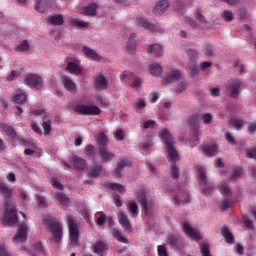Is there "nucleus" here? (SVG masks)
<instances>
[{"mask_svg": "<svg viewBox=\"0 0 256 256\" xmlns=\"http://www.w3.org/2000/svg\"><path fill=\"white\" fill-rule=\"evenodd\" d=\"M0 195H2L5 202L4 223L15 225L19 221V218H17V207L15 203L10 201L11 197H13V188L7 186L3 180H0Z\"/></svg>", "mask_w": 256, "mask_h": 256, "instance_id": "obj_1", "label": "nucleus"}, {"mask_svg": "<svg viewBox=\"0 0 256 256\" xmlns=\"http://www.w3.org/2000/svg\"><path fill=\"white\" fill-rule=\"evenodd\" d=\"M161 140L166 145V151H168L167 159L170 165V175L174 180L179 179V168L175 163L179 161V153H177V149H175V139H173V135L169 133V130L164 129L160 134Z\"/></svg>", "mask_w": 256, "mask_h": 256, "instance_id": "obj_2", "label": "nucleus"}, {"mask_svg": "<svg viewBox=\"0 0 256 256\" xmlns=\"http://www.w3.org/2000/svg\"><path fill=\"white\" fill-rule=\"evenodd\" d=\"M44 225H47L54 243H59L63 237V226L57 218L53 216H46L43 220Z\"/></svg>", "mask_w": 256, "mask_h": 256, "instance_id": "obj_3", "label": "nucleus"}, {"mask_svg": "<svg viewBox=\"0 0 256 256\" xmlns=\"http://www.w3.org/2000/svg\"><path fill=\"white\" fill-rule=\"evenodd\" d=\"M66 221L72 245H79V224H77V220L73 216H68Z\"/></svg>", "mask_w": 256, "mask_h": 256, "instance_id": "obj_4", "label": "nucleus"}, {"mask_svg": "<svg viewBox=\"0 0 256 256\" xmlns=\"http://www.w3.org/2000/svg\"><path fill=\"white\" fill-rule=\"evenodd\" d=\"M242 87L243 80L239 78H231L226 84L229 97H231V99H237L239 97V93H241Z\"/></svg>", "mask_w": 256, "mask_h": 256, "instance_id": "obj_5", "label": "nucleus"}, {"mask_svg": "<svg viewBox=\"0 0 256 256\" xmlns=\"http://www.w3.org/2000/svg\"><path fill=\"white\" fill-rule=\"evenodd\" d=\"M73 111L78 115H99L101 113V108L95 105L78 103L73 106Z\"/></svg>", "mask_w": 256, "mask_h": 256, "instance_id": "obj_6", "label": "nucleus"}, {"mask_svg": "<svg viewBox=\"0 0 256 256\" xmlns=\"http://www.w3.org/2000/svg\"><path fill=\"white\" fill-rule=\"evenodd\" d=\"M24 83L31 89H41L43 87V78L37 74H28L24 78Z\"/></svg>", "mask_w": 256, "mask_h": 256, "instance_id": "obj_7", "label": "nucleus"}, {"mask_svg": "<svg viewBox=\"0 0 256 256\" xmlns=\"http://www.w3.org/2000/svg\"><path fill=\"white\" fill-rule=\"evenodd\" d=\"M182 231L187 235V237H190V239H194V241H199L201 239V233H199L198 230L193 228L189 222L185 221L182 225Z\"/></svg>", "mask_w": 256, "mask_h": 256, "instance_id": "obj_8", "label": "nucleus"}, {"mask_svg": "<svg viewBox=\"0 0 256 256\" xmlns=\"http://www.w3.org/2000/svg\"><path fill=\"white\" fill-rule=\"evenodd\" d=\"M27 231H28V226L25 223H22L19 228L17 233L13 237V243H25L27 241Z\"/></svg>", "mask_w": 256, "mask_h": 256, "instance_id": "obj_9", "label": "nucleus"}, {"mask_svg": "<svg viewBox=\"0 0 256 256\" xmlns=\"http://www.w3.org/2000/svg\"><path fill=\"white\" fill-rule=\"evenodd\" d=\"M136 24L138 25V27L148 29V31H157V29H159V25H155L149 22V20H147L145 17L141 16L136 18Z\"/></svg>", "mask_w": 256, "mask_h": 256, "instance_id": "obj_10", "label": "nucleus"}, {"mask_svg": "<svg viewBox=\"0 0 256 256\" xmlns=\"http://www.w3.org/2000/svg\"><path fill=\"white\" fill-rule=\"evenodd\" d=\"M118 221L121 227L125 229V231H128V233H133V226L131 225V221H129V218L126 214H124L123 211L118 212Z\"/></svg>", "mask_w": 256, "mask_h": 256, "instance_id": "obj_11", "label": "nucleus"}, {"mask_svg": "<svg viewBox=\"0 0 256 256\" xmlns=\"http://www.w3.org/2000/svg\"><path fill=\"white\" fill-rule=\"evenodd\" d=\"M94 87L97 91H103L109 87V80L103 74H98L95 78Z\"/></svg>", "mask_w": 256, "mask_h": 256, "instance_id": "obj_12", "label": "nucleus"}, {"mask_svg": "<svg viewBox=\"0 0 256 256\" xmlns=\"http://www.w3.org/2000/svg\"><path fill=\"white\" fill-rule=\"evenodd\" d=\"M66 71L71 73V75H83V68H81V66H79L75 61L68 62Z\"/></svg>", "mask_w": 256, "mask_h": 256, "instance_id": "obj_13", "label": "nucleus"}, {"mask_svg": "<svg viewBox=\"0 0 256 256\" xmlns=\"http://www.w3.org/2000/svg\"><path fill=\"white\" fill-rule=\"evenodd\" d=\"M71 165L76 171H83L85 170V167H87V161L81 157L73 156Z\"/></svg>", "mask_w": 256, "mask_h": 256, "instance_id": "obj_14", "label": "nucleus"}, {"mask_svg": "<svg viewBox=\"0 0 256 256\" xmlns=\"http://www.w3.org/2000/svg\"><path fill=\"white\" fill-rule=\"evenodd\" d=\"M107 249H109V247L104 240H96L95 244L92 246L93 253H96L97 255L107 251Z\"/></svg>", "mask_w": 256, "mask_h": 256, "instance_id": "obj_15", "label": "nucleus"}, {"mask_svg": "<svg viewBox=\"0 0 256 256\" xmlns=\"http://www.w3.org/2000/svg\"><path fill=\"white\" fill-rule=\"evenodd\" d=\"M103 173V165L94 163L87 171L88 177H99Z\"/></svg>", "mask_w": 256, "mask_h": 256, "instance_id": "obj_16", "label": "nucleus"}, {"mask_svg": "<svg viewBox=\"0 0 256 256\" xmlns=\"http://www.w3.org/2000/svg\"><path fill=\"white\" fill-rule=\"evenodd\" d=\"M202 151L204 155H207V157H214V155H217L219 147L217 146V144L204 145L202 147Z\"/></svg>", "mask_w": 256, "mask_h": 256, "instance_id": "obj_17", "label": "nucleus"}, {"mask_svg": "<svg viewBox=\"0 0 256 256\" xmlns=\"http://www.w3.org/2000/svg\"><path fill=\"white\" fill-rule=\"evenodd\" d=\"M131 165V161L127 158H122L118 163L115 168V175L116 177H121V173L125 167H129Z\"/></svg>", "mask_w": 256, "mask_h": 256, "instance_id": "obj_18", "label": "nucleus"}, {"mask_svg": "<svg viewBox=\"0 0 256 256\" xmlns=\"http://www.w3.org/2000/svg\"><path fill=\"white\" fill-rule=\"evenodd\" d=\"M169 9V1L167 0H161L153 9V13L155 15H161L165 13Z\"/></svg>", "mask_w": 256, "mask_h": 256, "instance_id": "obj_19", "label": "nucleus"}, {"mask_svg": "<svg viewBox=\"0 0 256 256\" xmlns=\"http://www.w3.org/2000/svg\"><path fill=\"white\" fill-rule=\"evenodd\" d=\"M99 155L104 163H109L115 157V153L109 152L107 148H102L99 150Z\"/></svg>", "mask_w": 256, "mask_h": 256, "instance_id": "obj_20", "label": "nucleus"}, {"mask_svg": "<svg viewBox=\"0 0 256 256\" xmlns=\"http://www.w3.org/2000/svg\"><path fill=\"white\" fill-rule=\"evenodd\" d=\"M0 129H2V131H4V133H6V135L10 139H15L17 137V132L15 131V129L12 126H9L6 123H1L0 124Z\"/></svg>", "mask_w": 256, "mask_h": 256, "instance_id": "obj_21", "label": "nucleus"}, {"mask_svg": "<svg viewBox=\"0 0 256 256\" xmlns=\"http://www.w3.org/2000/svg\"><path fill=\"white\" fill-rule=\"evenodd\" d=\"M97 8H98L97 4L91 3L90 5L82 8L80 13L82 15L94 16V15H97Z\"/></svg>", "mask_w": 256, "mask_h": 256, "instance_id": "obj_22", "label": "nucleus"}, {"mask_svg": "<svg viewBox=\"0 0 256 256\" xmlns=\"http://www.w3.org/2000/svg\"><path fill=\"white\" fill-rule=\"evenodd\" d=\"M136 197L142 209H144V211H149V205L147 204V195L145 194V191L138 192Z\"/></svg>", "mask_w": 256, "mask_h": 256, "instance_id": "obj_23", "label": "nucleus"}, {"mask_svg": "<svg viewBox=\"0 0 256 256\" xmlns=\"http://www.w3.org/2000/svg\"><path fill=\"white\" fill-rule=\"evenodd\" d=\"M63 85L67 91H70V93H75V91H77V85L67 76H64L63 78Z\"/></svg>", "mask_w": 256, "mask_h": 256, "instance_id": "obj_24", "label": "nucleus"}, {"mask_svg": "<svg viewBox=\"0 0 256 256\" xmlns=\"http://www.w3.org/2000/svg\"><path fill=\"white\" fill-rule=\"evenodd\" d=\"M98 145H99V150L100 149H107V145H109V137L105 135V133H100L96 139Z\"/></svg>", "mask_w": 256, "mask_h": 256, "instance_id": "obj_25", "label": "nucleus"}, {"mask_svg": "<svg viewBox=\"0 0 256 256\" xmlns=\"http://www.w3.org/2000/svg\"><path fill=\"white\" fill-rule=\"evenodd\" d=\"M221 235L226 240V243H235V237L233 236V233H231V230L227 228V226L222 227Z\"/></svg>", "mask_w": 256, "mask_h": 256, "instance_id": "obj_26", "label": "nucleus"}, {"mask_svg": "<svg viewBox=\"0 0 256 256\" xmlns=\"http://www.w3.org/2000/svg\"><path fill=\"white\" fill-rule=\"evenodd\" d=\"M83 53L88 57V59H92V61H99L101 59V56H99L95 50L87 46L83 48Z\"/></svg>", "mask_w": 256, "mask_h": 256, "instance_id": "obj_27", "label": "nucleus"}, {"mask_svg": "<svg viewBox=\"0 0 256 256\" xmlns=\"http://www.w3.org/2000/svg\"><path fill=\"white\" fill-rule=\"evenodd\" d=\"M181 79V71L172 70L171 74L164 77L165 83H173V81H179Z\"/></svg>", "mask_w": 256, "mask_h": 256, "instance_id": "obj_28", "label": "nucleus"}, {"mask_svg": "<svg viewBox=\"0 0 256 256\" xmlns=\"http://www.w3.org/2000/svg\"><path fill=\"white\" fill-rule=\"evenodd\" d=\"M48 23L49 25H55V26L63 25V23H65V20L63 18V15L55 14V15L49 16Z\"/></svg>", "mask_w": 256, "mask_h": 256, "instance_id": "obj_29", "label": "nucleus"}, {"mask_svg": "<svg viewBox=\"0 0 256 256\" xmlns=\"http://www.w3.org/2000/svg\"><path fill=\"white\" fill-rule=\"evenodd\" d=\"M135 37H137V35L133 33L129 36V42L126 46V51H128V53H135L137 50V42L133 40Z\"/></svg>", "mask_w": 256, "mask_h": 256, "instance_id": "obj_30", "label": "nucleus"}, {"mask_svg": "<svg viewBox=\"0 0 256 256\" xmlns=\"http://www.w3.org/2000/svg\"><path fill=\"white\" fill-rule=\"evenodd\" d=\"M148 53H153L155 57H161V55H163V46L159 44H152L148 46Z\"/></svg>", "mask_w": 256, "mask_h": 256, "instance_id": "obj_31", "label": "nucleus"}, {"mask_svg": "<svg viewBox=\"0 0 256 256\" xmlns=\"http://www.w3.org/2000/svg\"><path fill=\"white\" fill-rule=\"evenodd\" d=\"M219 191L223 197H231V188H229V185L227 182H221L218 185Z\"/></svg>", "mask_w": 256, "mask_h": 256, "instance_id": "obj_32", "label": "nucleus"}, {"mask_svg": "<svg viewBox=\"0 0 256 256\" xmlns=\"http://www.w3.org/2000/svg\"><path fill=\"white\" fill-rule=\"evenodd\" d=\"M163 73V67L159 65V63H154L150 65V74L154 75V77H159Z\"/></svg>", "mask_w": 256, "mask_h": 256, "instance_id": "obj_33", "label": "nucleus"}, {"mask_svg": "<svg viewBox=\"0 0 256 256\" xmlns=\"http://www.w3.org/2000/svg\"><path fill=\"white\" fill-rule=\"evenodd\" d=\"M84 153L88 157V159L95 160V146H93L92 144L86 145Z\"/></svg>", "mask_w": 256, "mask_h": 256, "instance_id": "obj_34", "label": "nucleus"}, {"mask_svg": "<svg viewBox=\"0 0 256 256\" xmlns=\"http://www.w3.org/2000/svg\"><path fill=\"white\" fill-rule=\"evenodd\" d=\"M112 235L115 239H117L119 241V243H129V239H127L125 236H123V234L121 233V231L114 229L112 231Z\"/></svg>", "mask_w": 256, "mask_h": 256, "instance_id": "obj_35", "label": "nucleus"}, {"mask_svg": "<svg viewBox=\"0 0 256 256\" xmlns=\"http://www.w3.org/2000/svg\"><path fill=\"white\" fill-rule=\"evenodd\" d=\"M70 25H71V27H79V28L89 27V23L79 20L77 18H71Z\"/></svg>", "mask_w": 256, "mask_h": 256, "instance_id": "obj_36", "label": "nucleus"}, {"mask_svg": "<svg viewBox=\"0 0 256 256\" xmlns=\"http://www.w3.org/2000/svg\"><path fill=\"white\" fill-rule=\"evenodd\" d=\"M204 55L206 57H213L217 53V50L211 44H206L203 49Z\"/></svg>", "mask_w": 256, "mask_h": 256, "instance_id": "obj_37", "label": "nucleus"}, {"mask_svg": "<svg viewBox=\"0 0 256 256\" xmlns=\"http://www.w3.org/2000/svg\"><path fill=\"white\" fill-rule=\"evenodd\" d=\"M174 202L176 203V205H189V203H191V196H189V194H186L184 200H181L179 199V196L175 195Z\"/></svg>", "mask_w": 256, "mask_h": 256, "instance_id": "obj_38", "label": "nucleus"}, {"mask_svg": "<svg viewBox=\"0 0 256 256\" xmlns=\"http://www.w3.org/2000/svg\"><path fill=\"white\" fill-rule=\"evenodd\" d=\"M230 123L233 127H235V129H237V131H239V129L245 125V120L241 118H232Z\"/></svg>", "mask_w": 256, "mask_h": 256, "instance_id": "obj_39", "label": "nucleus"}, {"mask_svg": "<svg viewBox=\"0 0 256 256\" xmlns=\"http://www.w3.org/2000/svg\"><path fill=\"white\" fill-rule=\"evenodd\" d=\"M14 103H17L18 105H23L25 101H27V94L25 93H19L16 94L13 98Z\"/></svg>", "mask_w": 256, "mask_h": 256, "instance_id": "obj_40", "label": "nucleus"}, {"mask_svg": "<svg viewBox=\"0 0 256 256\" xmlns=\"http://www.w3.org/2000/svg\"><path fill=\"white\" fill-rule=\"evenodd\" d=\"M198 173L201 185H207V175L205 174V168L198 166Z\"/></svg>", "mask_w": 256, "mask_h": 256, "instance_id": "obj_41", "label": "nucleus"}, {"mask_svg": "<svg viewBox=\"0 0 256 256\" xmlns=\"http://www.w3.org/2000/svg\"><path fill=\"white\" fill-rule=\"evenodd\" d=\"M33 251L30 252L32 256H37L39 253H43V244L41 242H37L32 246Z\"/></svg>", "mask_w": 256, "mask_h": 256, "instance_id": "obj_42", "label": "nucleus"}, {"mask_svg": "<svg viewBox=\"0 0 256 256\" xmlns=\"http://www.w3.org/2000/svg\"><path fill=\"white\" fill-rule=\"evenodd\" d=\"M55 197L62 205H67V203H69V197H67L63 192H56Z\"/></svg>", "mask_w": 256, "mask_h": 256, "instance_id": "obj_43", "label": "nucleus"}, {"mask_svg": "<svg viewBox=\"0 0 256 256\" xmlns=\"http://www.w3.org/2000/svg\"><path fill=\"white\" fill-rule=\"evenodd\" d=\"M166 239L171 247H177V245H179V237L173 234H168Z\"/></svg>", "mask_w": 256, "mask_h": 256, "instance_id": "obj_44", "label": "nucleus"}, {"mask_svg": "<svg viewBox=\"0 0 256 256\" xmlns=\"http://www.w3.org/2000/svg\"><path fill=\"white\" fill-rule=\"evenodd\" d=\"M14 51H18L19 53H24V51H29V42L24 40L18 46L14 48Z\"/></svg>", "mask_w": 256, "mask_h": 256, "instance_id": "obj_45", "label": "nucleus"}, {"mask_svg": "<svg viewBox=\"0 0 256 256\" xmlns=\"http://www.w3.org/2000/svg\"><path fill=\"white\" fill-rule=\"evenodd\" d=\"M109 189L112 191H118L119 193H125V186L118 184V183H109Z\"/></svg>", "mask_w": 256, "mask_h": 256, "instance_id": "obj_46", "label": "nucleus"}, {"mask_svg": "<svg viewBox=\"0 0 256 256\" xmlns=\"http://www.w3.org/2000/svg\"><path fill=\"white\" fill-rule=\"evenodd\" d=\"M121 81H130L131 79H135V74L130 71H123L120 75Z\"/></svg>", "mask_w": 256, "mask_h": 256, "instance_id": "obj_47", "label": "nucleus"}, {"mask_svg": "<svg viewBox=\"0 0 256 256\" xmlns=\"http://www.w3.org/2000/svg\"><path fill=\"white\" fill-rule=\"evenodd\" d=\"M128 211H130V213H132V215H138L139 213V206H137V202H130L128 204Z\"/></svg>", "mask_w": 256, "mask_h": 256, "instance_id": "obj_48", "label": "nucleus"}, {"mask_svg": "<svg viewBox=\"0 0 256 256\" xmlns=\"http://www.w3.org/2000/svg\"><path fill=\"white\" fill-rule=\"evenodd\" d=\"M243 175V169L240 167H236L234 170H232V176L231 180L235 181V179H239Z\"/></svg>", "mask_w": 256, "mask_h": 256, "instance_id": "obj_49", "label": "nucleus"}, {"mask_svg": "<svg viewBox=\"0 0 256 256\" xmlns=\"http://www.w3.org/2000/svg\"><path fill=\"white\" fill-rule=\"evenodd\" d=\"M0 256H13L4 243H0Z\"/></svg>", "mask_w": 256, "mask_h": 256, "instance_id": "obj_50", "label": "nucleus"}, {"mask_svg": "<svg viewBox=\"0 0 256 256\" xmlns=\"http://www.w3.org/2000/svg\"><path fill=\"white\" fill-rule=\"evenodd\" d=\"M42 127L44 129V135H49L51 133V121H44Z\"/></svg>", "mask_w": 256, "mask_h": 256, "instance_id": "obj_51", "label": "nucleus"}, {"mask_svg": "<svg viewBox=\"0 0 256 256\" xmlns=\"http://www.w3.org/2000/svg\"><path fill=\"white\" fill-rule=\"evenodd\" d=\"M158 256H169L167 252V247L165 245H159L157 248Z\"/></svg>", "mask_w": 256, "mask_h": 256, "instance_id": "obj_52", "label": "nucleus"}, {"mask_svg": "<svg viewBox=\"0 0 256 256\" xmlns=\"http://www.w3.org/2000/svg\"><path fill=\"white\" fill-rule=\"evenodd\" d=\"M199 145V134L195 133L190 137V147H195Z\"/></svg>", "mask_w": 256, "mask_h": 256, "instance_id": "obj_53", "label": "nucleus"}, {"mask_svg": "<svg viewBox=\"0 0 256 256\" xmlns=\"http://www.w3.org/2000/svg\"><path fill=\"white\" fill-rule=\"evenodd\" d=\"M202 121L204 125H209L211 121H213V115H211V113H206L202 115Z\"/></svg>", "mask_w": 256, "mask_h": 256, "instance_id": "obj_54", "label": "nucleus"}, {"mask_svg": "<svg viewBox=\"0 0 256 256\" xmlns=\"http://www.w3.org/2000/svg\"><path fill=\"white\" fill-rule=\"evenodd\" d=\"M187 56L189 57V59H192V61H195V59H197L199 53H197V51L195 49H189L186 51Z\"/></svg>", "mask_w": 256, "mask_h": 256, "instance_id": "obj_55", "label": "nucleus"}, {"mask_svg": "<svg viewBox=\"0 0 256 256\" xmlns=\"http://www.w3.org/2000/svg\"><path fill=\"white\" fill-rule=\"evenodd\" d=\"M113 201L116 207H123V200H121V196L119 194H113Z\"/></svg>", "mask_w": 256, "mask_h": 256, "instance_id": "obj_56", "label": "nucleus"}, {"mask_svg": "<svg viewBox=\"0 0 256 256\" xmlns=\"http://www.w3.org/2000/svg\"><path fill=\"white\" fill-rule=\"evenodd\" d=\"M222 207L223 211H227V209H231V207H233V202L231 200L224 199L222 200Z\"/></svg>", "mask_w": 256, "mask_h": 256, "instance_id": "obj_57", "label": "nucleus"}, {"mask_svg": "<svg viewBox=\"0 0 256 256\" xmlns=\"http://www.w3.org/2000/svg\"><path fill=\"white\" fill-rule=\"evenodd\" d=\"M224 21H231L233 19V12L229 10H225L222 15Z\"/></svg>", "mask_w": 256, "mask_h": 256, "instance_id": "obj_58", "label": "nucleus"}, {"mask_svg": "<svg viewBox=\"0 0 256 256\" xmlns=\"http://www.w3.org/2000/svg\"><path fill=\"white\" fill-rule=\"evenodd\" d=\"M225 139L230 143V145H237V141H235V138L230 134V132L225 133Z\"/></svg>", "mask_w": 256, "mask_h": 256, "instance_id": "obj_59", "label": "nucleus"}, {"mask_svg": "<svg viewBox=\"0 0 256 256\" xmlns=\"http://www.w3.org/2000/svg\"><path fill=\"white\" fill-rule=\"evenodd\" d=\"M246 157L249 159H256V147L246 150Z\"/></svg>", "mask_w": 256, "mask_h": 256, "instance_id": "obj_60", "label": "nucleus"}, {"mask_svg": "<svg viewBox=\"0 0 256 256\" xmlns=\"http://www.w3.org/2000/svg\"><path fill=\"white\" fill-rule=\"evenodd\" d=\"M51 185L55 187V189H59V191H63V184L57 181V179L52 178Z\"/></svg>", "mask_w": 256, "mask_h": 256, "instance_id": "obj_61", "label": "nucleus"}, {"mask_svg": "<svg viewBox=\"0 0 256 256\" xmlns=\"http://www.w3.org/2000/svg\"><path fill=\"white\" fill-rule=\"evenodd\" d=\"M155 127V120H148L143 123V129H153Z\"/></svg>", "mask_w": 256, "mask_h": 256, "instance_id": "obj_62", "label": "nucleus"}, {"mask_svg": "<svg viewBox=\"0 0 256 256\" xmlns=\"http://www.w3.org/2000/svg\"><path fill=\"white\" fill-rule=\"evenodd\" d=\"M244 225L247 227V229H253V220L249 219V217L243 218Z\"/></svg>", "mask_w": 256, "mask_h": 256, "instance_id": "obj_63", "label": "nucleus"}, {"mask_svg": "<svg viewBox=\"0 0 256 256\" xmlns=\"http://www.w3.org/2000/svg\"><path fill=\"white\" fill-rule=\"evenodd\" d=\"M247 131L250 133V135H253L256 131V122H253L247 126Z\"/></svg>", "mask_w": 256, "mask_h": 256, "instance_id": "obj_64", "label": "nucleus"}]
</instances>
